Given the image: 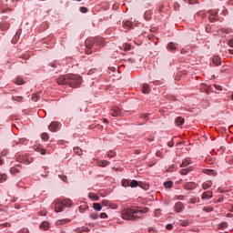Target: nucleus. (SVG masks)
Masks as SVG:
<instances>
[{
    "label": "nucleus",
    "instance_id": "nucleus-1",
    "mask_svg": "<svg viewBox=\"0 0 233 233\" xmlns=\"http://www.w3.org/2000/svg\"><path fill=\"white\" fill-rule=\"evenodd\" d=\"M82 78L79 75H65L60 76L57 79L58 85H67L71 88H77L81 85Z\"/></svg>",
    "mask_w": 233,
    "mask_h": 233
},
{
    "label": "nucleus",
    "instance_id": "nucleus-2",
    "mask_svg": "<svg viewBox=\"0 0 233 233\" xmlns=\"http://www.w3.org/2000/svg\"><path fill=\"white\" fill-rule=\"evenodd\" d=\"M106 42H105V38L98 36L96 38H87L86 39V54L90 56L92 54V48L95 50H98L99 48H103Z\"/></svg>",
    "mask_w": 233,
    "mask_h": 233
},
{
    "label": "nucleus",
    "instance_id": "nucleus-3",
    "mask_svg": "<svg viewBox=\"0 0 233 233\" xmlns=\"http://www.w3.org/2000/svg\"><path fill=\"white\" fill-rule=\"evenodd\" d=\"M143 214H147V210H141L139 208H126L121 211L123 219L127 221H134V219H139Z\"/></svg>",
    "mask_w": 233,
    "mask_h": 233
},
{
    "label": "nucleus",
    "instance_id": "nucleus-4",
    "mask_svg": "<svg viewBox=\"0 0 233 233\" xmlns=\"http://www.w3.org/2000/svg\"><path fill=\"white\" fill-rule=\"evenodd\" d=\"M72 207V200L70 199H59L55 202V212H63L65 208Z\"/></svg>",
    "mask_w": 233,
    "mask_h": 233
},
{
    "label": "nucleus",
    "instance_id": "nucleus-5",
    "mask_svg": "<svg viewBox=\"0 0 233 233\" xmlns=\"http://www.w3.org/2000/svg\"><path fill=\"white\" fill-rule=\"evenodd\" d=\"M18 163H24V165H30L32 163L33 158L32 157L25 155V156H19L17 158Z\"/></svg>",
    "mask_w": 233,
    "mask_h": 233
},
{
    "label": "nucleus",
    "instance_id": "nucleus-6",
    "mask_svg": "<svg viewBox=\"0 0 233 233\" xmlns=\"http://www.w3.org/2000/svg\"><path fill=\"white\" fill-rule=\"evenodd\" d=\"M111 116L113 117H118V116H123V113L121 112V108L116 106L112 108Z\"/></svg>",
    "mask_w": 233,
    "mask_h": 233
},
{
    "label": "nucleus",
    "instance_id": "nucleus-7",
    "mask_svg": "<svg viewBox=\"0 0 233 233\" xmlns=\"http://www.w3.org/2000/svg\"><path fill=\"white\" fill-rule=\"evenodd\" d=\"M34 150H35V152H41L42 156H46V150H45L43 146H41L40 144L35 145L34 146Z\"/></svg>",
    "mask_w": 233,
    "mask_h": 233
},
{
    "label": "nucleus",
    "instance_id": "nucleus-8",
    "mask_svg": "<svg viewBox=\"0 0 233 233\" xmlns=\"http://www.w3.org/2000/svg\"><path fill=\"white\" fill-rule=\"evenodd\" d=\"M185 190H194L196 188V183L195 182H188L186 185H184Z\"/></svg>",
    "mask_w": 233,
    "mask_h": 233
},
{
    "label": "nucleus",
    "instance_id": "nucleus-9",
    "mask_svg": "<svg viewBox=\"0 0 233 233\" xmlns=\"http://www.w3.org/2000/svg\"><path fill=\"white\" fill-rule=\"evenodd\" d=\"M57 127H59V123L58 122H52L48 128L51 132H56V130H57Z\"/></svg>",
    "mask_w": 233,
    "mask_h": 233
},
{
    "label": "nucleus",
    "instance_id": "nucleus-10",
    "mask_svg": "<svg viewBox=\"0 0 233 233\" xmlns=\"http://www.w3.org/2000/svg\"><path fill=\"white\" fill-rule=\"evenodd\" d=\"M175 121L177 127H183V125H185V118L181 116H177Z\"/></svg>",
    "mask_w": 233,
    "mask_h": 233
},
{
    "label": "nucleus",
    "instance_id": "nucleus-11",
    "mask_svg": "<svg viewBox=\"0 0 233 233\" xmlns=\"http://www.w3.org/2000/svg\"><path fill=\"white\" fill-rule=\"evenodd\" d=\"M211 198H212V191H205L201 196L202 199H211Z\"/></svg>",
    "mask_w": 233,
    "mask_h": 233
},
{
    "label": "nucleus",
    "instance_id": "nucleus-12",
    "mask_svg": "<svg viewBox=\"0 0 233 233\" xmlns=\"http://www.w3.org/2000/svg\"><path fill=\"white\" fill-rule=\"evenodd\" d=\"M212 187V181L207 180L205 183L202 184L203 190H208V188H210Z\"/></svg>",
    "mask_w": 233,
    "mask_h": 233
},
{
    "label": "nucleus",
    "instance_id": "nucleus-13",
    "mask_svg": "<svg viewBox=\"0 0 233 233\" xmlns=\"http://www.w3.org/2000/svg\"><path fill=\"white\" fill-rule=\"evenodd\" d=\"M179 172L182 176H187V174H188V172H192V167H188L187 168H182V169H180Z\"/></svg>",
    "mask_w": 233,
    "mask_h": 233
},
{
    "label": "nucleus",
    "instance_id": "nucleus-14",
    "mask_svg": "<svg viewBox=\"0 0 233 233\" xmlns=\"http://www.w3.org/2000/svg\"><path fill=\"white\" fill-rule=\"evenodd\" d=\"M216 15H218V12L210 13V16H209L210 23H216V21H218V18L216 17Z\"/></svg>",
    "mask_w": 233,
    "mask_h": 233
},
{
    "label": "nucleus",
    "instance_id": "nucleus-15",
    "mask_svg": "<svg viewBox=\"0 0 233 233\" xmlns=\"http://www.w3.org/2000/svg\"><path fill=\"white\" fill-rule=\"evenodd\" d=\"M192 163V160H190V158H185L182 161V165H180V167L183 168L185 167H188V165H190Z\"/></svg>",
    "mask_w": 233,
    "mask_h": 233
},
{
    "label": "nucleus",
    "instance_id": "nucleus-16",
    "mask_svg": "<svg viewBox=\"0 0 233 233\" xmlns=\"http://www.w3.org/2000/svg\"><path fill=\"white\" fill-rule=\"evenodd\" d=\"M66 223H70L69 218H64L56 221V225L59 227L61 225H66Z\"/></svg>",
    "mask_w": 233,
    "mask_h": 233
},
{
    "label": "nucleus",
    "instance_id": "nucleus-17",
    "mask_svg": "<svg viewBox=\"0 0 233 233\" xmlns=\"http://www.w3.org/2000/svg\"><path fill=\"white\" fill-rule=\"evenodd\" d=\"M39 99H41V93L40 92L33 94L32 101L37 102V101H39Z\"/></svg>",
    "mask_w": 233,
    "mask_h": 233
},
{
    "label": "nucleus",
    "instance_id": "nucleus-18",
    "mask_svg": "<svg viewBox=\"0 0 233 233\" xmlns=\"http://www.w3.org/2000/svg\"><path fill=\"white\" fill-rule=\"evenodd\" d=\"M175 210H176V212H181V210H183V203L177 202L175 205Z\"/></svg>",
    "mask_w": 233,
    "mask_h": 233
},
{
    "label": "nucleus",
    "instance_id": "nucleus-19",
    "mask_svg": "<svg viewBox=\"0 0 233 233\" xmlns=\"http://www.w3.org/2000/svg\"><path fill=\"white\" fill-rule=\"evenodd\" d=\"M213 63L216 66H219V65H221V58H219V56H214Z\"/></svg>",
    "mask_w": 233,
    "mask_h": 233
},
{
    "label": "nucleus",
    "instance_id": "nucleus-20",
    "mask_svg": "<svg viewBox=\"0 0 233 233\" xmlns=\"http://www.w3.org/2000/svg\"><path fill=\"white\" fill-rule=\"evenodd\" d=\"M48 227H49V224H48L47 221H44V222H42L41 225H40V228H41L42 230H48Z\"/></svg>",
    "mask_w": 233,
    "mask_h": 233
},
{
    "label": "nucleus",
    "instance_id": "nucleus-21",
    "mask_svg": "<svg viewBox=\"0 0 233 233\" xmlns=\"http://www.w3.org/2000/svg\"><path fill=\"white\" fill-rule=\"evenodd\" d=\"M88 198L93 199V201H99V197L96 193H89Z\"/></svg>",
    "mask_w": 233,
    "mask_h": 233
},
{
    "label": "nucleus",
    "instance_id": "nucleus-22",
    "mask_svg": "<svg viewBox=\"0 0 233 233\" xmlns=\"http://www.w3.org/2000/svg\"><path fill=\"white\" fill-rule=\"evenodd\" d=\"M190 225V220L185 219L180 221V226L181 227H188Z\"/></svg>",
    "mask_w": 233,
    "mask_h": 233
},
{
    "label": "nucleus",
    "instance_id": "nucleus-23",
    "mask_svg": "<svg viewBox=\"0 0 233 233\" xmlns=\"http://www.w3.org/2000/svg\"><path fill=\"white\" fill-rule=\"evenodd\" d=\"M7 176H6V174L5 173H0V183H5V181H6V179H7Z\"/></svg>",
    "mask_w": 233,
    "mask_h": 233
},
{
    "label": "nucleus",
    "instance_id": "nucleus-24",
    "mask_svg": "<svg viewBox=\"0 0 233 233\" xmlns=\"http://www.w3.org/2000/svg\"><path fill=\"white\" fill-rule=\"evenodd\" d=\"M227 227H228V224L227 222H221L220 224H218V228L220 230H225V228H227Z\"/></svg>",
    "mask_w": 233,
    "mask_h": 233
},
{
    "label": "nucleus",
    "instance_id": "nucleus-25",
    "mask_svg": "<svg viewBox=\"0 0 233 233\" xmlns=\"http://www.w3.org/2000/svg\"><path fill=\"white\" fill-rule=\"evenodd\" d=\"M74 152L77 156H81V154H83V149H81V147H76L74 148Z\"/></svg>",
    "mask_w": 233,
    "mask_h": 233
},
{
    "label": "nucleus",
    "instance_id": "nucleus-26",
    "mask_svg": "<svg viewBox=\"0 0 233 233\" xmlns=\"http://www.w3.org/2000/svg\"><path fill=\"white\" fill-rule=\"evenodd\" d=\"M93 208L95 209V210H96L97 212H99V211H101V204H99V203H94L93 204Z\"/></svg>",
    "mask_w": 233,
    "mask_h": 233
},
{
    "label": "nucleus",
    "instance_id": "nucleus-27",
    "mask_svg": "<svg viewBox=\"0 0 233 233\" xmlns=\"http://www.w3.org/2000/svg\"><path fill=\"white\" fill-rule=\"evenodd\" d=\"M173 186H174V182H172V181H167L164 183V187L166 188H172Z\"/></svg>",
    "mask_w": 233,
    "mask_h": 233
},
{
    "label": "nucleus",
    "instance_id": "nucleus-28",
    "mask_svg": "<svg viewBox=\"0 0 233 233\" xmlns=\"http://www.w3.org/2000/svg\"><path fill=\"white\" fill-rule=\"evenodd\" d=\"M122 187H130V179H123L122 180Z\"/></svg>",
    "mask_w": 233,
    "mask_h": 233
},
{
    "label": "nucleus",
    "instance_id": "nucleus-29",
    "mask_svg": "<svg viewBox=\"0 0 233 233\" xmlns=\"http://www.w3.org/2000/svg\"><path fill=\"white\" fill-rule=\"evenodd\" d=\"M167 48H168L169 50H176L177 47L176 46V44H174V42H170V43H168V45H167Z\"/></svg>",
    "mask_w": 233,
    "mask_h": 233
},
{
    "label": "nucleus",
    "instance_id": "nucleus-30",
    "mask_svg": "<svg viewBox=\"0 0 233 233\" xmlns=\"http://www.w3.org/2000/svg\"><path fill=\"white\" fill-rule=\"evenodd\" d=\"M139 183L137 180H132L130 181L129 187H131V188H136V187H138Z\"/></svg>",
    "mask_w": 233,
    "mask_h": 233
},
{
    "label": "nucleus",
    "instance_id": "nucleus-31",
    "mask_svg": "<svg viewBox=\"0 0 233 233\" xmlns=\"http://www.w3.org/2000/svg\"><path fill=\"white\" fill-rule=\"evenodd\" d=\"M41 138L43 139V141H48V139H50V137L48 136L47 133H43L41 135Z\"/></svg>",
    "mask_w": 233,
    "mask_h": 233
},
{
    "label": "nucleus",
    "instance_id": "nucleus-32",
    "mask_svg": "<svg viewBox=\"0 0 233 233\" xmlns=\"http://www.w3.org/2000/svg\"><path fill=\"white\" fill-rule=\"evenodd\" d=\"M19 172H20V169L17 168V167H11L10 168V173L11 174H19Z\"/></svg>",
    "mask_w": 233,
    "mask_h": 233
},
{
    "label": "nucleus",
    "instance_id": "nucleus-33",
    "mask_svg": "<svg viewBox=\"0 0 233 233\" xmlns=\"http://www.w3.org/2000/svg\"><path fill=\"white\" fill-rule=\"evenodd\" d=\"M107 157H116V151L110 150L106 153Z\"/></svg>",
    "mask_w": 233,
    "mask_h": 233
},
{
    "label": "nucleus",
    "instance_id": "nucleus-34",
    "mask_svg": "<svg viewBox=\"0 0 233 233\" xmlns=\"http://www.w3.org/2000/svg\"><path fill=\"white\" fill-rule=\"evenodd\" d=\"M203 210H204V212H213L214 208H212V207H204Z\"/></svg>",
    "mask_w": 233,
    "mask_h": 233
},
{
    "label": "nucleus",
    "instance_id": "nucleus-35",
    "mask_svg": "<svg viewBox=\"0 0 233 233\" xmlns=\"http://www.w3.org/2000/svg\"><path fill=\"white\" fill-rule=\"evenodd\" d=\"M142 92L144 94H148V85L147 84H145L142 87Z\"/></svg>",
    "mask_w": 233,
    "mask_h": 233
},
{
    "label": "nucleus",
    "instance_id": "nucleus-36",
    "mask_svg": "<svg viewBox=\"0 0 233 233\" xmlns=\"http://www.w3.org/2000/svg\"><path fill=\"white\" fill-rule=\"evenodd\" d=\"M15 83L16 85H23L25 83V80H23V78L21 77H16Z\"/></svg>",
    "mask_w": 233,
    "mask_h": 233
},
{
    "label": "nucleus",
    "instance_id": "nucleus-37",
    "mask_svg": "<svg viewBox=\"0 0 233 233\" xmlns=\"http://www.w3.org/2000/svg\"><path fill=\"white\" fill-rule=\"evenodd\" d=\"M13 101H17L19 103L23 101V96H13Z\"/></svg>",
    "mask_w": 233,
    "mask_h": 233
},
{
    "label": "nucleus",
    "instance_id": "nucleus-38",
    "mask_svg": "<svg viewBox=\"0 0 233 233\" xmlns=\"http://www.w3.org/2000/svg\"><path fill=\"white\" fill-rule=\"evenodd\" d=\"M125 26H127V28H132L133 24L131 21H126L125 22Z\"/></svg>",
    "mask_w": 233,
    "mask_h": 233
},
{
    "label": "nucleus",
    "instance_id": "nucleus-39",
    "mask_svg": "<svg viewBox=\"0 0 233 233\" xmlns=\"http://www.w3.org/2000/svg\"><path fill=\"white\" fill-rule=\"evenodd\" d=\"M89 216L92 219H97V218H99L97 213H91Z\"/></svg>",
    "mask_w": 233,
    "mask_h": 233
},
{
    "label": "nucleus",
    "instance_id": "nucleus-40",
    "mask_svg": "<svg viewBox=\"0 0 233 233\" xmlns=\"http://www.w3.org/2000/svg\"><path fill=\"white\" fill-rule=\"evenodd\" d=\"M100 163V166L106 167L110 162H108V160H102Z\"/></svg>",
    "mask_w": 233,
    "mask_h": 233
},
{
    "label": "nucleus",
    "instance_id": "nucleus-41",
    "mask_svg": "<svg viewBox=\"0 0 233 233\" xmlns=\"http://www.w3.org/2000/svg\"><path fill=\"white\" fill-rule=\"evenodd\" d=\"M148 116H150V114H148V113H144V114L141 116V117H142L143 119H146L147 121H148Z\"/></svg>",
    "mask_w": 233,
    "mask_h": 233
},
{
    "label": "nucleus",
    "instance_id": "nucleus-42",
    "mask_svg": "<svg viewBox=\"0 0 233 233\" xmlns=\"http://www.w3.org/2000/svg\"><path fill=\"white\" fill-rule=\"evenodd\" d=\"M130 48H132V46L130 44H126L124 50H126V52H127L128 50H130Z\"/></svg>",
    "mask_w": 233,
    "mask_h": 233
},
{
    "label": "nucleus",
    "instance_id": "nucleus-43",
    "mask_svg": "<svg viewBox=\"0 0 233 233\" xmlns=\"http://www.w3.org/2000/svg\"><path fill=\"white\" fill-rule=\"evenodd\" d=\"M80 12L82 14H86V12H88V8H86V7H80Z\"/></svg>",
    "mask_w": 233,
    "mask_h": 233
},
{
    "label": "nucleus",
    "instance_id": "nucleus-44",
    "mask_svg": "<svg viewBox=\"0 0 233 233\" xmlns=\"http://www.w3.org/2000/svg\"><path fill=\"white\" fill-rule=\"evenodd\" d=\"M100 218L101 219H106V218H108V215H106V213H101Z\"/></svg>",
    "mask_w": 233,
    "mask_h": 233
},
{
    "label": "nucleus",
    "instance_id": "nucleus-45",
    "mask_svg": "<svg viewBox=\"0 0 233 233\" xmlns=\"http://www.w3.org/2000/svg\"><path fill=\"white\" fill-rule=\"evenodd\" d=\"M166 228H167V230H172V228H174V226L172 224H167L166 226Z\"/></svg>",
    "mask_w": 233,
    "mask_h": 233
},
{
    "label": "nucleus",
    "instance_id": "nucleus-46",
    "mask_svg": "<svg viewBox=\"0 0 233 233\" xmlns=\"http://www.w3.org/2000/svg\"><path fill=\"white\" fill-rule=\"evenodd\" d=\"M15 145H19V143H25V139L21 138L15 141Z\"/></svg>",
    "mask_w": 233,
    "mask_h": 233
},
{
    "label": "nucleus",
    "instance_id": "nucleus-47",
    "mask_svg": "<svg viewBox=\"0 0 233 233\" xmlns=\"http://www.w3.org/2000/svg\"><path fill=\"white\" fill-rule=\"evenodd\" d=\"M213 86H214V88H216V90H223L221 86H219V85L215 84Z\"/></svg>",
    "mask_w": 233,
    "mask_h": 233
},
{
    "label": "nucleus",
    "instance_id": "nucleus-48",
    "mask_svg": "<svg viewBox=\"0 0 233 233\" xmlns=\"http://www.w3.org/2000/svg\"><path fill=\"white\" fill-rule=\"evenodd\" d=\"M75 231L77 232V233H83L84 232L83 228H78L75 229Z\"/></svg>",
    "mask_w": 233,
    "mask_h": 233
},
{
    "label": "nucleus",
    "instance_id": "nucleus-49",
    "mask_svg": "<svg viewBox=\"0 0 233 233\" xmlns=\"http://www.w3.org/2000/svg\"><path fill=\"white\" fill-rule=\"evenodd\" d=\"M156 156L157 157H161L163 156V153H161V151H157Z\"/></svg>",
    "mask_w": 233,
    "mask_h": 233
},
{
    "label": "nucleus",
    "instance_id": "nucleus-50",
    "mask_svg": "<svg viewBox=\"0 0 233 233\" xmlns=\"http://www.w3.org/2000/svg\"><path fill=\"white\" fill-rule=\"evenodd\" d=\"M167 147H174V141L171 140V141L167 142Z\"/></svg>",
    "mask_w": 233,
    "mask_h": 233
},
{
    "label": "nucleus",
    "instance_id": "nucleus-51",
    "mask_svg": "<svg viewBox=\"0 0 233 233\" xmlns=\"http://www.w3.org/2000/svg\"><path fill=\"white\" fill-rule=\"evenodd\" d=\"M61 179L62 181H64V183H66L68 178L66 177V176H62Z\"/></svg>",
    "mask_w": 233,
    "mask_h": 233
},
{
    "label": "nucleus",
    "instance_id": "nucleus-52",
    "mask_svg": "<svg viewBox=\"0 0 233 233\" xmlns=\"http://www.w3.org/2000/svg\"><path fill=\"white\" fill-rule=\"evenodd\" d=\"M228 45L233 48V38L228 41Z\"/></svg>",
    "mask_w": 233,
    "mask_h": 233
},
{
    "label": "nucleus",
    "instance_id": "nucleus-53",
    "mask_svg": "<svg viewBox=\"0 0 233 233\" xmlns=\"http://www.w3.org/2000/svg\"><path fill=\"white\" fill-rule=\"evenodd\" d=\"M82 229L84 230V232H90V228H82Z\"/></svg>",
    "mask_w": 233,
    "mask_h": 233
},
{
    "label": "nucleus",
    "instance_id": "nucleus-54",
    "mask_svg": "<svg viewBox=\"0 0 233 233\" xmlns=\"http://www.w3.org/2000/svg\"><path fill=\"white\" fill-rule=\"evenodd\" d=\"M79 212H81L83 214V212H85V208L80 207L79 208Z\"/></svg>",
    "mask_w": 233,
    "mask_h": 233
},
{
    "label": "nucleus",
    "instance_id": "nucleus-55",
    "mask_svg": "<svg viewBox=\"0 0 233 233\" xmlns=\"http://www.w3.org/2000/svg\"><path fill=\"white\" fill-rule=\"evenodd\" d=\"M106 203H108V201H105V200L102 201V205H103L104 207H106Z\"/></svg>",
    "mask_w": 233,
    "mask_h": 233
},
{
    "label": "nucleus",
    "instance_id": "nucleus-56",
    "mask_svg": "<svg viewBox=\"0 0 233 233\" xmlns=\"http://www.w3.org/2000/svg\"><path fill=\"white\" fill-rule=\"evenodd\" d=\"M111 208H113L114 210H116V208H117V205L114 204Z\"/></svg>",
    "mask_w": 233,
    "mask_h": 233
},
{
    "label": "nucleus",
    "instance_id": "nucleus-57",
    "mask_svg": "<svg viewBox=\"0 0 233 233\" xmlns=\"http://www.w3.org/2000/svg\"><path fill=\"white\" fill-rule=\"evenodd\" d=\"M103 123H108V119L104 118V119H103Z\"/></svg>",
    "mask_w": 233,
    "mask_h": 233
},
{
    "label": "nucleus",
    "instance_id": "nucleus-58",
    "mask_svg": "<svg viewBox=\"0 0 233 233\" xmlns=\"http://www.w3.org/2000/svg\"><path fill=\"white\" fill-rule=\"evenodd\" d=\"M228 53L233 55V49H229Z\"/></svg>",
    "mask_w": 233,
    "mask_h": 233
},
{
    "label": "nucleus",
    "instance_id": "nucleus-59",
    "mask_svg": "<svg viewBox=\"0 0 233 233\" xmlns=\"http://www.w3.org/2000/svg\"><path fill=\"white\" fill-rule=\"evenodd\" d=\"M229 211H230V212H233V205L230 207Z\"/></svg>",
    "mask_w": 233,
    "mask_h": 233
},
{
    "label": "nucleus",
    "instance_id": "nucleus-60",
    "mask_svg": "<svg viewBox=\"0 0 233 233\" xmlns=\"http://www.w3.org/2000/svg\"><path fill=\"white\" fill-rule=\"evenodd\" d=\"M176 167H177L176 165H172L171 168H176Z\"/></svg>",
    "mask_w": 233,
    "mask_h": 233
},
{
    "label": "nucleus",
    "instance_id": "nucleus-61",
    "mask_svg": "<svg viewBox=\"0 0 233 233\" xmlns=\"http://www.w3.org/2000/svg\"><path fill=\"white\" fill-rule=\"evenodd\" d=\"M155 85H159V81H156V82H155Z\"/></svg>",
    "mask_w": 233,
    "mask_h": 233
},
{
    "label": "nucleus",
    "instance_id": "nucleus-62",
    "mask_svg": "<svg viewBox=\"0 0 233 233\" xmlns=\"http://www.w3.org/2000/svg\"><path fill=\"white\" fill-rule=\"evenodd\" d=\"M0 165H3V160L0 158Z\"/></svg>",
    "mask_w": 233,
    "mask_h": 233
},
{
    "label": "nucleus",
    "instance_id": "nucleus-63",
    "mask_svg": "<svg viewBox=\"0 0 233 233\" xmlns=\"http://www.w3.org/2000/svg\"><path fill=\"white\" fill-rule=\"evenodd\" d=\"M231 216H232V214H228V218H231Z\"/></svg>",
    "mask_w": 233,
    "mask_h": 233
},
{
    "label": "nucleus",
    "instance_id": "nucleus-64",
    "mask_svg": "<svg viewBox=\"0 0 233 233\" xmlns=\"http://www.w3.org/2000/svg\"><path fill=\"white\" fill-rule=\"evenodd\" d=\"M148 232H152V228H149V229H148Z\"/></svg>",
    "mask_w": 233,
    "mask_h": 233
}]
</instances>
